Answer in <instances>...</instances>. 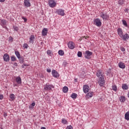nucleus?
Returning <instances> with one entry per match:
<instances>
[{
    "label": "nucleus",
    "instance_id": "nucleus-1",
    "mask_svg": "<svg viewBox=\"0 0 129 129\" xmlns=\"http://www.w3.org/2000/svg\"><path fill=\"white\" fill-rule=\"evenodd\" d=\"M92 54H93L92 52L89 50H86L84 54L85 59H90L91 58L90 56L92 55Z\"/></svg>",
    "mask_w": 129,
    "mask_h": 129
},
{
    "label": "nucleus",
    "instance_id": "nucleus-2",
    "mask_svg": "<svg viewBox=\"0 0 129 129\" xmlns=\"http://www.w3.org/2000/svg\"><path fill=\"white\" fill-rule=\"evenodd\" d=\"M100 18H102L103 20L104 21H106L109 19V15L104 13L103 12H101L100 14Z\"/></svg>",
    "mask_w": 129,
    "mask_h": 129
},
{
    "label": "nucleus",
    "instance_id": "nucleus-3",
    "mask_svg": "<svg viewBox=\"0 0 129 129\" xmlns=\"http://www.w3.org/2000/svg\"><path fill=\"white\" fill-rule=\"evenodd\" d=\"M94 25H95L97 27H101L102 23L101 21H100V19L99 18H96L93 21Z\"/></svg>",
    "mask_w": 129,
    "mask_h": 129
},
{
    "label": "nucleus",
    "instance_id": "nucleus-4",
    "mask_svg": "<svg viewBox=\"0 0 129 129\" xmlns=\"http://www.w3.org/2000/svg\"><path fill=\"white\" fill-rule=\"evenodd\" d=\"M48 6L50 8H55L57 6V3L55 2V0H49Z\"/></svg>",
    "mask_w": 129,
    "mask_h": 129
},
{
    "label": "nucleus",
    "instance_id": "nucleus-5",
    "mask_svg": "<svg viewBox=\"0 0 129 129\" xmlns=\"http://www.w3.org/2000/svg\"><path fill=\"white\" fill-rule=\"evenodd\" d=\"M90 90V88L89 86L88 85H85L83 87V90L84 91V93H88L89 92V90Z\"/></svg>",
    "mask_w": 129,
    "mask_h": 129
},
{
    "label": "nucleus",
    "instance_id": "nucleus-6",
    "mask_svg": "<svg viewBox=\"0 0 129 129\" xmlns=\"http://www.w3.org/2000/svg\"><path fill=\"white\" fill-rule=\"evenodd\" d=\"M52 88H54V86L52 85H49V84H46L45 87H44V90H52Z\"/></svg>",
    "mask_w": 129,
    "mask_h": 129
},
{
    "label": "nucleus",
    "instance_id": "nucleus-7",
    "mask_svg": "<svg viewBox=\"0 0 129 129\" xmlns=\"http://www.w3.org/2000/svg\"><path fill=\"white\" fill-rule=\"evenodd\" d=\"M105 83V81H104V78L103 77L99 78L98 83L100 86H103Z\"/></svg>",
    "mask_w": 129,
    "mask_h": 129
},
{
    "label": "nucleus",
    "instance_id": "nucleus-8",
    "mask_svg": "<svg viewBox=\"0 0 129 129\" xmlns=\"http://www.w3.org/2000/svg\"><path fill=\"white\" fill-rule=\"evenodd\" d=\"M56 14L59 15V16H65V13H64V10L62 9H58L56 11Z\"/></svg>",
    "mask_w": 129,
    "mask_h": 129
},
{
    "label": "nucleus",
    "instance_id": "nucleus-9",
    "mask_svg": "<svg viewBox=\"0 0 129 129\" xmlns=\"http://www.w3.org/2000/svg\"><path fill=\"white\" fill-rule=\"evenodd\" d=\"M3 59L5 62H9V61H10V55H9V54H4L3 56Z\"/></svg>",
    "mask_w": 129,
    "mask_h": 129
},
{
    "label": "nucleus",
    "instance_id": "nucleus-10",
    "mask_svg": "<svg viewBox=\"0 0 129 129\" xmlns=\"http://www.w3.org/2000/svg\"><path fill=\"white\" fill-rule=\"evenodd\" d=\"M96 75L99 78H103V73H102V71L101 70L97 71Z\"/></svg>",
    "mask_w": 129,
    "mask_h": 129
},
{
    "label": "nucleus",
    "instance_id": "nucleus-11",
    "mask_svg": "<svg viewBox=\"0 0 129 129\" xmlns=\"http://www.w3.org/2000/svg\"><path fill=\"white\" fill-rule=\"evenodd\" d=\"M68 45L69 48H70L71 50H73V49L75 48V43L72 41L69 42Z\"/></svg>",
    "mask_w": 129,
    "mask_h": 129
},
{
    "label": "nucleus",
    "instance_id": "nucleus-12",
    "mask_svg": "<svg viewBox=\"0 0 129 129\" xmlns=\"http://www.w3.org/2000/svg\"><path fill=\"white\" fill-rule=\"evenodd\" d=\"M117 34L118 36L121 38L123 35V31H122V29L120 28H119L117 30Z\"/></svg>",
    "mask_w": 129,
    "mask_h": 129
},
{
    "label": "nucleus",
    "instance_id": "nucleus-13",
    "mask_svg": "<svg viewBox=\"0 0 129 129\" xmlns=\"http://www.w3.org/2000/svg\"><path fill=\"white\" fill-rule=\"evenodd\" d=\"M51 73L52 76L55 78H58V77H59V74L57 71H55L54 70H53L52 71Z\"/></svg>",
    "mask_w": 129,
    "mask_h": 129
},
{
    "label": "nucleus",
    "instance_id": "nucleus-14",
    "mask_svg": "<svg viewBox=\"0 0 129 129\" xmlns=\"http://www.w3.org/2000/svg\"><path fill=\"white\" fill-rule=\"evenodd\" d=\"M120 38H121L122 40H123V41H127V40L129 39V35L127 33H125L124 35L123 34Z\"/></svg>",
    "mask_w": 129,
    "mask_h": 129
},
{
    "label": "nucleus",
    "instance_id": "nucleus-15",
    "mask_svg": "<svg viewBox=\"0 0 129 129\" xmlns=\"http://www.w3.org/2000/svg\"><path fill=\"white\" fill-rule=\"evenodd\" d=\"M34 40H35V36L34 35H31L29 38V43L34 44Z\"/></svg>",
    "mask_w": 129,
    "mask_h": 129
},
{
    "label": "nucleus",
    "instance_id": "nucleus-16",
    "mask_svg": "<svg viewBox=\"0 0 129 129\" xmlns=\"http://www.w3.org/2000/svg\"><path fill=\"white\" fill-rule=\"evenodd\" d=\"M24 6L27 8L31 7V3H30V0H24Z\"/></svg>",
    "mask_w": 129,
    "mask_h": 129
},
{
    "label": "nucleus",
    "instance_id": "nucleus-17",
    "mask_svg": "<svg viewBox=\"0 0 129 129\" xmlns=\"http://www.w3.org/2000/svg\"><path fill=\"white\" fill-rule=\"evenodd\" d=\"M15 80L18 84H22V79L20 76L17 77Z\"/></svg>",
    "mask_w": 129,
    "mask_h": 129
},
{
    "label": "nucleus",
    "instance_id": "nucleus-18",
    "mask_svg": "<svg viewBox=\"0 0 129 129\" xmlns=\"http://www.w3.org/2000/svg\"><path fill=\"white\" fill-rule=\"evenodd\" d=\"M48 33V29L44 28L42 31V36H47Z\"/></svg>",
    "mask_w": 129,
    "mask_h": 129
},
{
    "label": "nucleus",
    "instance_id": "nucleus-19",
    "mask_svg": "<svg viewBox=\"0 0 129 129\" xmlns=\"http://www.w3.org/2000/svg\"><path fill=\"white\" fill-rule=\"evenodd\" d=\"M118 66L119 68H121V69H124V68H125V65L122 62H119Z\"/></svg>",
    "mask_w": 129,
    "mask_h": 129
},
{
    "label": "nucleus",
    "instance_id": "nucleus-20",
    "mask_svg": "<svg viewBox=\"0 0 129 129\" xmlns=\"http://www.w3.org/2000/svg\"><path fill=\"white\" fill-rule=\"evenodd\" d=\"M92 96H93V92H90L88 93L86 95V98H91V97H92Z\"/></svg>",
    "mask_w": 129,
    "mask_h": 129
},
{
    "label": "nucleus",
    "instance_id": "nucleus-21",
    "mask_svg": "<svg viewBox=\"0 0 129 129\" xmlns=\"http://www.w3.org/2000/svg\"><path fill=\"white\" fill-rule=\"evenodd\" d=\"M122 88L123 90H127L128 89V86L126 84H124L122 85Z\"/></svg>",
    "mask_w": 129,
    "mask_h": 129
},
{
    "label": "nucleus",
    "instance_id": "nucleus-22",
    "mask_svg": "<svg viewBox=\"0 0 129 129\" xmlns=\"http://www.w3.org/2000/svg\"><path fill=\"white\" fill-rule=\"evenodd\" d=\"M10 100L11 101H14V100L16 99V96H15V94H10Z\"/></svg>",
    "mask_w": 129,
    "mask_h": 129
},
{
    "label": "nucleus",
    "instance_id": "nucleus-23",
    "mask_svg": "<svg viewBox=\"0 0 129 129\" xmlns=\"http://www.w3.org/2000/svg\"><path fill=\"white\" fill-rule=\"evenodd\" d=\"M124 116L126 120H129V111H127L125 113Z\"/></svg>",
    "mask_w": 129,
    "mask_h": 129
},
{
    "label": "nucleus",
    "instance_id": "nucleus-24",
    "mask_svg": "<svg viewBox=\"0 0 129 129\" xmlns=\"http://www.w3.org/2000/svg\"><path fill=\"white\" fill-rule=\"evenodd\" d=\"M62 91L64 93H67L68 92V87L67 86H64L62 88Z\"/></svg>",
    "mask_w": 129,
    "mask_h": 129
},
{
    "label": "nucleus",
    "instance_id": "nucleus-25",
    "mask_svg": "<svg viewBox=\"0 0 129 129\" xmlns=\"http://www.w3.org/2000/svg\"><path fill=\"white\" fill-rule=\"evenodd\" d=\"M71 97L73 99H76V98H77V94L76 93L72 94V95H71Z\"/></svg>",
    "mask_w": 129,
    "mask_h": 129
},
{
    "label": "nucleus",
    "instance_id": "nucleus-26",
    "mask_svg": "<svg viewBox=\"0 0 129 129\" xmlns=\"http://www.w3.org/2000/svg\"><path fill=\"white\" fill-rule=\"evenodd\" d=\"M15 55L18 59H20L21 58V54H20V52L18 51H15Z\"/></svg>",
    "mask_w": 129,
    "mask_h": 129
},
{
    "label": "nucleus",
    "instance_id": "nucleus-27",
    "mask_svg": "<svg viewBox=\"0 0 129 129\" xmlns=\"http://www.w3.org/2000/svg\"><path fill=\"white\" fill-rule=\"evenodd\" d=\"M120 101L121 102H124L125 101V97L121 96L120 97Z\"/></svg>",
    "mask_w": 129,
    "mask_h": 129
},
{
    "label": "nucleus",
    "instance_id": "nucleus-28",
    "mask_svg": "<svg viewBox=\"0 0 129 129\" xmlns=\"http://www.w3.org/2000/svg\"><path fill=\"white\" fill-rule=\"evenodd\" d=\"M61 122L63 123V124H67L68 123V121H67L66 119L64 118L62 119Z\"/></svg>",
    "mask_w": 129,
    "mask_h": 129
},
{
    "label": "nucleus",
    "instance_id": "nucleus-29",
    "mask_svg": "<svg viewBox=\"0 0 129 129\" xmlns=\"http://www.w3.org/2000/svg\"><path fill=\"white\" fill-rule=\"evenodd\" d=\"M123 3H124V1L123 0H119L118 1V4L120 6H122V5H123Z\"/></svg>",
    "mask_w": 129,
    "mask_h": 129
},
{
    "label": "nucleus",
    "instance_id": "nucleus-30",
    "mask_svg": "<svg viewBox=\"0 0 129 129\" xmlns=\"http://www.w3.org/2000/svg\"><path fill=\"white\" fill-rule=\"evenodd\" d=\"M58 55H60V56H63V55H64V51L59 50L58 51Z\"/></svg>",
    "mask_w": 129,
    "mask_h": 129
},
{
    "label": "nucleus",
    "instance_id": "nucleus-31",
    "mask_svg": "<svg viewBox=\"0 0 129 129\" xmlns=\"http://www.w3.org/2000/svg\"><path fill=\"white\" fill-rule=\"evenodd\" d=\"M112 90H114V91H116V90H117V87L116 85H114L112 86Z\"/></svg>",
    "mask_w": 129,
    "mask_h": 129
},
{
    "label": "nucleus",
    "instance_id": "nucleus-32",
    "mask_svg": "<svg viewBox=\"0 0 129 129\" xmlns=\"http://www.w3.org/2000/svg\"><path fill=\"white\" fill-rule=\"evenodd\" d=\"M122 24L125 27H127V23H126V21L125 20H122Z\"/></svg>",
    "mask_w": 129,
    "mask_h": 129
},
{
    "label": "nucleus",
    "instance_id": "nucleus-33",
    "mask_svg": "<svg viewBox=\"0 0 129 129\" xmlns=\"http://www.w3.org/2000/svg\"><path fill=\"white\" fill-rule=\"evenodd\" d=\"M1 23L2 25H6L7 24V21L5 20H1Z\"/></svg>",
    "mask_w": 129,
    "mask_h": 129
},
{
    "label": "nucleus",
    "instance_id": "nucleus-34",
    "mask_svg": "<svg viewBox=\"0 0 129 129\" xmlns=\"http://www.w3.org/2000/svg\"><path fill=\"white\" fill-rule=\"evenodd\" d=\"M18 59H19L20 63H24V60L25 59L24 57H20V58H18Z\"/></svg>",
    "mask_w": 129,
    "mask_h": 129
},
{
    "label": "nucleus",
    "instance_id": "nucleus-35",
    "mask_svg": "<svg viewBox=\"0 0 129 129\" xmlns=\"http://www.w3.org/2000/svg\"><path fill=\"white\" fill-rule=\"evenodd\" d=\"M23 48H24V49H28V48H29V45L27 43H24L23 44Z\"/></svg>",
    "mask_w": 129,
    "mask_h": 129
},
{
    "label": "nucleus",
    "instance_id": "nucleus-36",
    "mask_svg": "<svg viewBox=\"0 0 129 129\" xmlns=\"http://www.w3.org/2000/svg\"><path fill=\"white\" fill-rule=\"evenodd\" d=\"M78 57L81 58L82 57V52L81 51L78 52Z\"/></svg>",
    "mask_w": 129,
    "mask_h": 129
},
{
    "label": "nucleus",
    "instance_id": "nucleus-37",
    "mask_svg": "<svg viewBox=\"0 0 129 129\" xmlns=\"http://www.w3.org/2000/svg\"><path fill=\"white\" fill-rule=\"evenodd\" d=\"M16 60H17V58H16V56H11V61H16Z\"/></svg>",
    "mask_w": 129,
    "mask_h": 129
},
{
    "label": "nucleus",
    "instance_id": "nucleus-38",
    "mask_svg": "<svg viewBox=\"0 0 129 129\" xmlns=\"http://www.w3.org/2000/svg\"><path fill=\"white\" fill-rule=\"evenodd\" d=\"M13 29H14V31H16V32H18V31H19V28H18V27H14Z\"/></svg>",
    "mask_w": 129,
    "mask_h": 129
},
{
    "label": "nucleus",
    "instance_id": "nucleus-39",
    "mask_svg": "<svg viewBox=\"0 0 129 129\" xmlns=\"http://www.w3.org/2000/svg\"><path fill=\"white\" fill-rule=\"evenodd\" d=\"M9 40L10 42H13L14 38L12 36H10L9 38Z\"/></svg>",
    "mask_w": 129,
    "mask_h": 129
},
{
    "label": "nucleus",
    "instance_id": "nucleus-40",
    "mask_svg": "<svg viewBox=\"0 0 129 129\" xmlns=\"http://www.w3.org/2000/svg\"><path fill=\"white\" fill-rule=\"evenodd\" d=\"M46 53H47V55H51V50H48L46 51Z\"/></svg>",
    "mask_w": 129,
    "mask_h": 129
},
{
    "label": "nucleus",
    "instance_id": "nucleus-41",
    "mask_svg": "<svg viewBox=\"0 0 129 129\" xmlns=\"http://www.w3.org/2000/svg\"><path fill=\"white\" fill-rule=\"evenodd\" d=\"M4 99V95L0 94V100H3Z\"/></svg>",
    "mask_w": 129,
    "mask_h": 129
},
{
    "label": "nucleus",
    "instance_id": "nucleus-42",
    "mask_svg": "<svg viewBox=\"0 0 129 129\" xmlns=\"http://www.w3.org/2000/svg\"><path fill=\"white\" fill-rule=\"evenodd\" d=\"M67 129H73V127L71 125H69L67 127Z\"/></svg>",
    "mask_w": 129,
    "mask_h": 129
},
{
    "label": "nucleus",
    "instance_id": "nucleus-43",
    "mask_svg": "<svg viewBox=\"0 0 129 129\" xmlns=\"http://www.w3.org/2000/svg\"><path fill=\"white\" fill-rule=\"evenodd\" d=\"M120 50L121 51H122V52H124V51H125V48H124V47H121L120 48Z\"/></svg>",
    "mask_w": 129,
    "mask_h": 129
},
{
    "label": "nucleus",
    "instance_id": "nucleus-44",
    "mask_svg": "<svg viewBox=\"0 0 129 129\" xmlns=\"http://www.w3.org/2000/svg\"><path fill=\"white\" fill-rule=\"evenodd\" d=\"M46 71L48 72V73H51V69H47Z\"/></svg>",
    "mask_w": 129,
    "mask_h": 129
},
{
    "label": "nucleus",
    "instance_id": "nucleus-45",
    "mask_svg": "<svg viewBox=\"0 0 129 129\" xmlns=\"http://www.w3.org/2000/svg\"><path fill=\"white\" fill-rule=\"evenodd\" d=\"M22 19L24 20V22H27V21H28V20L25 17H22Z\"/></svg>",
    "mask_w": 129,
    "mask_h": 129
},
{
    "label": "nucleus",
    "instance_id": "nucleus-46",
    "mask_svg": "<svg viewBox=\"0 0 129 129\" xmlns=\"http://www.w3.org/2000/svg\"><path fill=\"white\" fill-rule=\"evenodd\" d=\"M67 62L64 61L63 62V66H64V67L66 66V65H67Z\"/></svg>",
    "mask_w": 129,
    "mask_h": 129
},
{
    "label": "nucleus",
    "instance_id": "nucleus-47",
    "mask_svg": "<svg viewBox=\"0 0 129 129\" xmlns=\"http://www.w3.org/2000/svg\"><path fill=\"white\" fill-rule=\"evenodd\" d=\"M35 102H33V103H32V104H31V105H32V106H35Z\"/></svg>",
    "mask_w": 129,
    "mask_h": 129
},
{
    "label": "nucleus",
    "instance_id": "nucleus-48",
    "mask_svg": "<svg viewBox=\"0 0 129 129\" xmlns=\"http://www.w3.org/2000/svg\"><path fill=\"white\" fill-rule=\"evenodd\" d=\"M6 0H0V3H5Z\"/></svg>",
    "mask_w": 129,
    "mask_h": 129
},
{
    "label": "nucleus",
    "instance_id": "nucleus-49",
    "mask_svg": "<svg viewBox=\"0 0 129 129\" xmlns=\"http://www.w3.org/2000/svg\"><path fill=\"white\" fill-rule=\"evenodd\" d=\"M14 66H18V63H17V62H15L14 63Z\"/></svg>",
    "mask_w": 129,
    "mask_h": 129
},
{
    "label": "nucleus",
    "instance_id": "nucleus-50",
    "mask_svg": "<svg viewBox=\"0 0 129 129\" xmlns=\"http://www.w3.org/2000/svg\"><path fill=\"white\" fill-rule=\"evenodd\" d=\"M23 66H29V65L26 64V63H24V64H23Z\"/></svg>",
    "mask_w": 129,
    "mask_h": 129
},
{
    "label": "nucleus",
    "instance_id": "nucleus-51",
    "mask_svg": "<svg viewBox=\"0 0 129 129\" xmlns=\"http://www.w3.org/2000/svg\"><path fill=\"white\" fill-rule=\"evenodd\" d=\"M41 129H46V127H41Z\"/></svg>",
    "mask_w": 129,
    "mask_h": 129
},
{
    "label": "nucleus",
    "instance_id": "nucleus-52",
    "mask_svg": "<svg viewBox=\"0 0 129 129\" xmlns=\"http://www.w3.org/2000/svg\"><path fill=\"white\" fill-rule=\"evenodd\" d=\"M127 96H128V98H129V92H128V93H127Z\"/></svg>",
    "mask_w": 129,
    "mask_h": 129
},
{
    "label": "nucleus",
    "instance_id": "nucleus-53",
    "mask_svg": "<svg viewBox=\"0 0 129 129\" xmlns=\"http://www.w3.org/2000/svg\"><path fill=\"white\" fill-rule=\"evenodd\" d=\"M7 114L6 113L4 114V116H7Z\"/></svg>",
    "mask_w": 129,
    "mask_h": 129
},
{
    "label": "nucleus",
    "instance_id": "nucleus-54",
    "mask_svg": "<svg viewBox=\"0 0 129 129\" xmlns=\"http://www.w3.org/2000/svg\"><path fill=\"white\" fill-rule=\"evenodd\" d=\"M125 12H127V9H125Z\"/></svg>",
    "mask_w": 129,
    "mask_h": 129
},
{
    "label": "nucleus",
    "instance_id": "nucleus-55",
    "mask_svg": "<svg viewBox=\"0 0 129 129\" xmlns=\"http://www.w3.org/2000/svg\"><path fill=\"white\" fill-rule=\"evenodd\" d=\"M24 66L23 65V66H22V68H24Z\"/></svg>",
    "mask_w": 129,
    "mask_h": 129
},
{
    "label": "nucleus",
    "instance_id": "nucleus-56",
    "mask_svg": "<svg viewBox=\"0 0 129 129\" xmlns=\"http://www.w3.org/2000/svg\"><path fill=\"white\" fill-rule=\"evenodd\" d=\"M14 86H17V84H15V85H14Z\"/></svg>",
    "mask_w": 129,
    "mask_h": 129
}]
</instances>
